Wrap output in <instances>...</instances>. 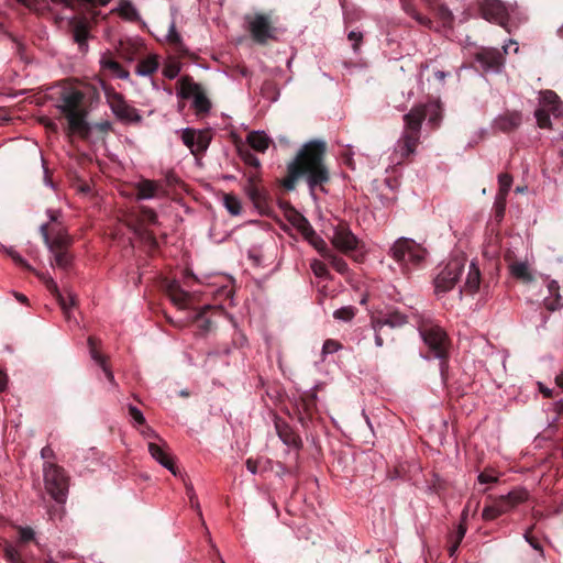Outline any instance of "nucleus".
<instances>
[{"instance_id": "nucleus-1", "label": "nucleus", "mask_w": 563, "mask_h": 563, "mask_svg": "<svg viewBox=\"0 0 563 563\" xmlns=\"http://www.w3.org/2000/svg\"><path fill=\"white\" fill-rule=\"evenodd\" d=\"M325 143L322 141H310L298 152L297 156L287 165L288 176L284 179L283 186L287 190L296 187L297 180L305 176L311 190L316 186L329 180V172L323 163Z\"/></svg>"}, {"instance_id": "nucleus-2", "label": "nucleus", "mask_w": 563, "mask_h": 563, "mask_svg": "<svg viewBox=\"0 0 563 563\" xmlns=\"http://www.w3.org/2000/svg\"><path fill=\"white\" fill-rule=\"evenodd\" d=\"M427 117H429L430 123L437 125L440 119L439 106L434 103L420 104L405 114V128L394 148L397 163L416 153L420 142L421 124Z\"/></svg>"}, {"instance_id": "nucleus-3", "label": "nucleus", "mask_w": 563, "mask_h": 563, "mask_svg": "<svg viewBox=\"0 0 563 563\" xmlns=\"http://www.w3.org/2000/svg\"><path fill=\"white\" fill-rule=\"evenodd\" d=\"M84 98V93L79 90H66L59 97L57 109L67 119L68 134L86 137L90 128L86 121L87 111L82 106Z\"/></svg>"}, {"instance_id": "nucleus-4", "label": "nucleus", "mask_w": 563, "mask_h": 563, "mask_svg": "<svg viewBox=\"0 0 563 563\" xmlns=\"http://www.w3.org/2000/svg\"><path fill=\"white\" fill-rule=\"evenodd\" d=\"M427 251L411 239L400 238L390 247L391 257L402 266H418Z\"/></svg>"}, {"instance_id": "nucleus-5", "label": "nucleus", "mask_w": 563, "mask_h": 563, "mask_svg": "<svg viewBox=\"0 0 563 563\" xmlns=\"http://www.w3.org/2000/svg\"><path fill=\"white\" fill-rule=\"evenodd\" d=\"M550 114L555 118L563 115V102L554 91L544 90L540 92L539 108L534 112L539 128H551Z\"/></svg>"}, {"instance_id": "nucleus-6", "label": "nucleus", "mask_w": 563, "mask_h": 563, "mask_svg": "<svg viewBox=\"0 0 563 563\" xmlns=\"http://www.w3.org/2000/svg\"><path fill=\"white\" fill-rule=\"evenodd\" d=\"M44 484L46 492L57 503L65 501L68 490V478L62 467L47 462L44 465Z\"/></svg>"}, {"instance_id": "nucleus-7", "label": "nucleus", "mask_w": 563, "mask_h": 563, "mask_svg": "<svg viewBox=\"0 0 563 563\" xmlns=\"http://www.w3.org/2000/svg\"><path fill=\"white\" fill-rule=\"evenodd\" d=\"M423 342L433 352L434 357L444 358L448 353L449 340L444 330L432 322L422 323L419 327Z\"/></svg>"}, {"instance_id": "nucleus-8", "label": "nucleus", "mask_w": 563, "mask_h": 563, "mask_svg": "<svg viewBox=\"0 0 563 563\" xmlns=\"http://www.w3.org/2000/svg\"><path fill=\"white\" fill-rule=\"evenodd\" d=\"M464 267V258L454 257L450 260L434 279L435 292L440 295L451 290L459 282Z\"/></svg>"}, {"instance_id": "nucleus-9", "label": "nucleus", "mask_w": 563, "mask_h": 563, "mask_svg": "<svg viewBox=\"0 0 563 563\" xmlns=\"http://www.w3.org/2000/svg\"><path fill=\"white\" fill-rule=\"evenodd\" d=\"M247 29L252 38L258 44H266L269 40L275 38L276 29L274 27L271 16L263 13H255L245 18Z\"/></svg>"}, {"instance_id": "nucleus-10", "label": "nucleus", "mask_w": 563, "mask_h": 563, "mask_svg": "<svg viewBox=\"0 0 563 563\" xmlns=\"http://www.w3.org/2000/svg\"><path fill=\"white\" fill-rule=\"evenodd\" d=\"M40 230L49 251H55L56 247H66L69 243V238L56 216L51 214V222L42 224Z\"/></svg>"}, {"instance_id": "nucleus-11", "label": "nucleus", "mask_w": 563, "mask_h": 563, "mask_svg": "<svg viewBox=\"0 0 563 563\" xmlns=\"http://www.w3.org/2000/svg\"><path fill=\"white\" fill-rule=\"evenodd\" d=\"M180 96L185 99H192V106L197 113H207L211 108V103L201 86L188 79L181 80Z\"/></svg>"}, {"instance_id": "nucleus-12", "label": "nucleus", "mask_w": 563, "mask_h": 563, "mask_svg": "<svg viewBox=\"0 0 563 563\" xmlns=\"http://www.w3.org/2000/svg\"><path fill=\"white\" fill-rule=\"evenodd\" d=\"M180 137L183 143L190 150L191 154L198 155L203 153L211 141V135L208 131H196L190 128L180 130Z\"/></svg>"}, {"instance_id": "nucleus-13", "label": "nucleus", "mask_w": 563, "mask_h": 563, "mask_svg": "<svg viewBox=\"0 0 563 563\" xmlns=\"http://www.w3.org/2000/svg\"><path fill=\"white\" fill-rule=\"evenodd\" d=\"M109 106L114 115L128 122H140L141 115L137 110L130 106L120 93H112L108 97Z\"/></svg>"}, {"instance_id": "nucleus-14", "label": "nucleus", "mask_w": 563, "mask_h": 563, "mask_svg": "<svg viewBox=\"0 0 563 563\" xmlns=\"http://www.w3.org/2000/svg\"><path fill=\"white\" fill-rule=\"evenodd\" d=\"M147 449L151 456L156 462H158L162 466L167 468L173 475H177L178 471L175 467L174 457L172 456L169 448L165 441H148Z\"/></svg>"}, {"instance_id": "nucleus-15", "label": "nucleus", "mask_w": 563, "mask_h": 563, "mask_svg": "<svg viewBox=\"0 0 563 563\" xmlns=\"http://www.w3.org/2000/svg\"><path fill=\"white\" fill-rule=\"evenodd\" d=\"M36 276L46 285L47 289L57 298L62 310L67 319L70 317V309L75 305V297L68 294L65 298L59 291L55 280L45 273L35 272Z\"/></svg>"}, {"instance_id": "nucleus-16", "label": "nucleus", "mask_w": 563, "mask_h": 563, "mask_svg": "<svg viewBox=\"0 0 563 563\" xmlns=\"http://www.w3.org/2000/svg\"><path fill=\"white\" fill-rule=\"evenodd\" d=\"M481 11L483 18L487 21L498 23L503 26L506 25L508 13L505 4L501 1L486 0L481 7Z\"/></svg>"}, {"instance_id": "nucleus-17", "label": "nucleus", "mask_w": 563, "mask_h": 563, "mask_svg": "<svg viewBox=\"0 0 563 563\" xmlns=\"http://www.w3.org/2000/svg\"><path fill=\"white\" fill-rule=\"evenodd\" d=\"M476 60L487 71H499L504 65V56L496 48H483L476 54Z\"/></svg>"}, {"instance_id": "nucleus-18", "label": "nucleus", "mask_w": 563, "mask_h": 563, "mask_svg": "<svg viewBox=\"0 0 563 563\" xmlns=\"http://www.w3.org/2000/svg\"><path fill=\"white\" fill-rule=\"evenodd\" d=\"M333 246L342 252H349L356 247L357 240L346 228L339 227L334 229L331 238Z\"/></svg>"}, {"instance_id": "nucleus-19", "label": "nucleus", "mask_w": 563, "mask_h": 563, "mask_svg": "<svg viewBox=\"0 0 563 563\" xmlns=\"http://www.w3.org/2000/svg\"><path fill=\"white\" fill-rule=\"evenodd\" d=\"M522 115L519 111L506 112L497 117L494 121L495 126L503 132H510L519 128Z\"/></svg>"}, {"instance_id": "nucleus-20", "label": "nucleus", "mask_w": 563, "mask_h": 563, "mask_svg": "<svg viewBox=\"0 0 563 563\" xmlns=\"http://www.w3.org/2000/svg\"><path fill=\"white\" fill-rule=\"evenodd\" d=\"M499 191L496 197L497 216L503 217L506 205V197L512 185V177L509 174L498 176Z\"/></svg>"}, {"instance_id": "nucleus-21", "label": "nucleus", "mask_w": 563, "mask_h": 563, "mask_svg": "<svg viewBox=\"0 0 563 563\" xmlns=\"http://www.w3.org/2000/svg\"><path fill=\"white\" fill-rule=\"evenodd\" d=\"M510 511L507 499L504 496H499L493 499L492 505H487L482 512L484 520H494L497 517Z\"/></svg>"}, {"instance_id": "nucleus-22", "label": "nucleus", "mask_w": 563, "mask_h": 563, "mask_svg": "<svg viewBox=\"0 0 563 563\" xmlns=\"http://www.w3.org/2000/svg\"><path fill=\"white\" fill-rule=\"evenodd\" d=\"M164 42L172 45L176 52L180 54H188V48L184 43L180 33L177 31L175 20H172L168 25V32L163 38Z\"/></svg>"}, {"instance_id": "nucleus-23", "label": "nucleus", "mask_w": 563, "mask_h": 563, "mask_svg": "<svg viewBox=\"0 0 563 563\" xmlns=\"http://www.w3.org/2000/svg\"><path fill=\"white\" fill-rule=\"evenodd\" d=\"M136 190L137 199H152L159 196L162 186L156 181L144 179L137 183Z\"/></svg>"}, {"instance_id": "nucleus-24", "label": "nucleus", "mask_w": 563, "mask_h": 563, "mask_svg": "<svg viewBox=\"0 0 563 563\" xmlns=\"http://www.w3.org/2000/svg\"><path fill=\"white\" fill-rule=\"evenodd\" d=\"M246 142L254 151L264 153L268 150L272 140L264 131H252L246 136Z\"/></svg>"}, {"instance_id": "nucleus-25", "label": "nucleus", "mask_w": 563, "mask_h": 563, "mask_svg": "<svg viewBox=\"0 0 563 563\" xmlns=\"http://www.w3.org/2000/svg\"><path fill=\"white\" fill-rule=\"evenodd\" d=\"M100 65L103 70H107L113 77L120 79H129L130 74L125 70L117 60L112 59L110 56H102L100 59Z\"/></svg>"}, {"instance_id": "nucleus-26", "label": "nucleus", "mask_w": 563, "mask_h": 563, "mask_svg": "<svg viewBox=\"0 0 563 563\" xmlns=\"http://www.w3.org/2000/svg\"><path fill=\"white\" fill-rule=\"evenodd\" d=\"M70 24L73 26L74 40L79 45H85L89 33L88 22L85 19L73 18Z\"/></svg>"}, {"instance_id": "nucleus-27", "label": "nucleus", "mask_w": 563, "mask_h": 563, "mask_svg": "<svg viewBox=\"0 0 563 563\" xmlns=\"http://www.w3.org/2000/svg\"><path fill=\"white\" fill-rule=\"evenodd\" d=\"M549 297L544 298V306L548 310L554 311L561 307L560 286L558 282L551 280L548 284Z\"/></svg>"}, {"instance_id": "nucleus-28", "label": "nucleus", "mask_w": 563, "mask_h": 563, "mask_svg": "<svg viewBox=\"0 0 563 563\" xmlns=\"http://www.w3.org/2000/svg\"><path fill=\"white\" fill-rule=\"evenodd\" d=\"M481 285V272L475 263H471L468 267V273L466 276V280L464 284V289L468 292H475L478 290Z\"/></svg>"}, {"instance_id": "nucleus-29", "label": "nucleus", "mask_w": 563, "mask_h": 563, "mask_svg": "<svg viewBox=\"0 0 563 563\" xmlns=\"http://www.w3.org/2000/svg\"><path fill=\"white\" fill-rule=\"evenodd\" d=\"M510 272L514 277L522 280L523 283H531L533 280L532 272L526 262H516L510 266Z\"/></svg>"}, {"instance_id": "nucleus-30", "label": "nucleus", "mask_w": 563, "mask_h": 563, "mask_svg": "<svg viewBox=\"0 0 563 563\" xmlns=\"http://www.w3.org/2000/svg\"><path fill=\"white\" fill-rule=\"evenodd\" d=\"M158 68V60L156 55H150L142 59L136 67V75L139 76H151Z\"/></svg>"}, {"instance_id": "nucleus-31", "label": "nucleus", "mask_w": 563, "mask_h": 563, "mask_svg": "<svg viewBox=\"0 0 563 563\" xmlns=\"http://www.w3.org/2000/svg\"><path fill=\"white\" fill-rule=\"evenodd\" d=\"M88 344L90 347L91 357L102 367L107 378L111 383H114V376H113L112 372L107 367L103 356L101 354H99V352L96 350V340L93 338H89Z\"/></svg>"}, {"instance_id": "nucleus-32", "label": "nucleus", "mask_w": 563, "mask_h": 563, "mask_svg": "<svg viewBox=\"0 0 563 563\" xmlns=\"http://www.w3.org/2000/svg\"><path fill=\"white\" fill-rule=\"evenodd\" d=\"M528 497L529 493L525 488H516L504 496V498L507 499V504L510 510L514 509L517 505L526 501Z\"/></svg>"}, {"instance_id": "nucleus-33", "label": "nucleus", "mask_w": 563, "mask_h": 563, "mask_svg": "<svg viewBox=\"0 0 563 563\" xmlns=\"http://www.w3.org/2000/svg\"><path fill=\"white\" fill-rule=\"evenodd\" d=\"M54 255V261L52 262V265H55L62 269H66L71 264V256L68 254V252L65 250V247H56L55 251H51Z\"/></svg>"}, {"instance_id": "nucleus-34", "label": "nucleus", "mask_w": 563, "mask_h": 563, "mask_svg": "<svg viewBox=\"0 0 563 563\" xmlns=\"http://www.w3.org/2000/svg\"><path fill=\"white\" fill-rule=\"evenodd\" d=\"M223 205L231 216H239L242 212L241 200L234 195H224Z\"/></svg>"}, {"instance_id": "nucleus-35", "label": "nucleus", "mask_w": 563, "mask_h": 563, "mask_svg": "<svg viewBox=\"0 0 563 563\" xmlns=\"http://www.w3.org/2000/svg\"><path fill=\"white\" fill-rule=\"evenodd\" d=\"M118 12L123 19L128 21H135L139 19V12L136 8L129 1H121L118 8Z\"/></svg>"}, {"instance_id": "nucleus-36", "label": "nucleus", "mask_w": 563, "mask_h": 563, "mask_svg": "<svg viewBox=\"0 0 563 563\" xmlns=\"http://www.w3.org/2000/svg\"><path fill=\"white\" fill-rule=\"evenodd\" d=\"M465 533H466V527L463 523H460L456 533L454 536H451V538H450V545H449L450 556L455 555V553L459 549V545L462 542Z\"/></svg>"}, {"instance_id": "nucleus-37", "label": "nucleus", "mask_w": 563, "mask_h": 563, "mask_svg": "<svg viewBox=\"0 0 563 563\" xmlns=\"http://www.w3.org/2000/svg\"><path fill=\"white\" fill-rule=\"evenodd\" d=\"M406 322H407V319L404 314L395 312V313H390L385 319L379 320L377 322V325H379V327L389 325V327L395 328V327H400V325L405 324Z\"/></svg>"}, {"instance_id": "nucleus-38", "label": "nucleus", "mask_w": 563, "mask_h": 563, "mask_svg": "<svg viewBox=\"0 0 563 563\" xmlns=\"http://www.w3.org/2000/svg\"><path fill=\"white\" fill-rule=\"evenodd\" d=\"M310 235L311 236H308L309 243L316 250H318L322 254L323 257H324V254H329L330 253V251L327 247V243L324 242V240L321 239L313 230H310Z\"/></svg>"}, {"instance_id": "nucleus-39", "label": "nucleus", "mask_w": 563, "mask_h": 563, "mask_svg": "<svg viewBox=\"0 0 563 563\" xmlns=\"http://www.w3.org/2000/svg\"><path fill=\"white\" fill-rule=\"evenodd\" d=\"M324 258H327L332 267L340 274H345L347 272V264L345 261L331 252L329 254H324Z\"/></svg>"}, {"instance_id": "nucleus-40", "label": "nucleus", "mask_w": 563, "mask_h": 563, "mask_svg": "<svg viewBox=\"0 0 563 563\" xmlns=\"http://www.w3.org/2000/svg\"><path fill=\"white\" fill-rule=\"evenodd\" d=\"M355 316V309L352 306L342 307L333 312V317L340 321H351Z\"/></svg>"}, {"instance_id": "nucleus-41", "label": "nucleus", "mask_w": 563, "mask_h": 563, "mask_svg": "<svg viewBox=\"0 0 563 563\" xmlns=\"http://www.w3.org/2000/svg\"><path fill=\"white\" fill-rule=\"evenodd\" d=\"M310 267L317 277L324 279L329 277V271L323 262L313 260L310 264Z\"/></svg>"}, {"instance_id": "nucleus-42", "label": "nucleus", "mask_w": 563, "mask_h": 563, "mask_svg": "<svg viewBox=\"0 0 563 563\" xmlns=\"http://www.w3.org/2000/svg\"><path fill=\"white\" fill-rule=\"evenodd\" d=\"M342 349V345L339 341L328 339L324 341L322 346V355L325 356L328 354H333Z\"/></svg>"}, {"instance_id": "nucleus-43", "label": "nucleus", "mask_w": 563, "mask_h": 563, "mask_svg": "<svg viewBox=\"0 0 563 563\" xmlns=\"http://www.w3.org/2000/svg\"><path fill=\"white\" fill-rule=\"evenodd\" d=\"M3 551H4V554H5L7 559L10 562H12V563H21V555H20V552L16 549V547L8 543V544L4 545Z\"/></svg>"}, {"instance_id": "nucleus-44", "label": "nucleus", "mask_w": 563, "mask_h": 563, "mask_svg": "<svg viewBox=\"0 0 563 563\" xmlns=\"http://www.w3.org/2000/svg\"><path fill=\"white\" fill-rule=\"evenodd\" d=\"M240 155L245 164L256 168L261 166V161L258 159V157L252 154L250 151L240 150Z\"/></svg>"}, {"instance_id": "nucleus-45", "label": "nucleus", "mask_w": 563, "mask_h": 563, "mask_svg": "<svg viewBox=\"0 0 563 563\" xmlns=\"http://www.w3.org/2000/svg\"><path fill=\"white\" fill-rule=\"evenodd\" d=\"M278 434L284 443L287 445H297V438L295 434H292L287 428L285 430L280 429V427L277 424Z\"/></svg>"}, {"instance_id": "nucleus-46", "label": "nucleus", "mask_w": 563, "mask_h": 563, "mask_svg": "<svg viewBox=\"0 0 563 563\" xmlns=\"http://www.w3.org/2000/svg\"><path fill=\"white\" fill-rule=\"evenodd\" d=\"M477 479L481 484L495 483L498 481V475L492 470H485L477 476Z\"/></svg>"}, {"instance_id": "nucleus-47", "label": "nucleus", "mask_w": 563, "mask_h": 563, "mask_svg": "<svg viewBox=\"0 0 563 563\" xmlns=\"http://www.w3.org/2000/svg\"><path fill=\"white\" fill-rule=\"evenodd\" d=\"M402 8L408 14H410L412 18H415L420 24H429L430 23V21L427 18L419 15L409 3L404 2Z\"/></svg>"}, {"instance_id": "nucleus-48", "label": "nucleus", "mask_w": 563, "mask_h": 563, "mask_svg": "<svg viewBox=\"0 0 563 563\" xmlns=\"http://www.w3.org/2000/svg\"><path fill=\"white\" fill-rule=\"evenodd\" d=\"M19 539L21 542H29L34 539V531L30 527L19 528Z\"/></svg>"}, {"instance_id": "nucleus-49", "label": "nucleus", "mask_w": 563, "mask_h": 563, "mask_svg": "<svg viewBox=\"0 0 563 563\" xmlns=\"http://www.w3.org/2000/svg\"><path fill=\"white\" fill-rule=\"evenodd\" d=\"M180 71V67L177 63H172V64H168L165 66L164 68V76L169 78V79H173L175 78Z\"/></svg>"}, {"instance_id": "nucleus-50", "label": "nucleus", "mask_w": 563, "mask_h": 563, "mask_svg": "<svg viewBox=\"0 0 563 563\" xmlns=\"http://www.w3.org/2000/svg\"><path fill=\"white\" fill-rule=\"evenodd\" d=\"M172 300L179 306L180 308L185 307V302L187 299V294L178 290H172L170 294Z\"/></svg>"}, {"instance_id": "nucleus-51", "label": "nucleus", "mask_w": 563, "mask_h": 563, "mask_svg": "<svg viewBox=\"0 0 563 563\" xmlns=\"http://www.w3.org/2000/svg\"><path fill=\"white\" fill-rule=\"evenodd\" d=\"M129 413L131 416V418L137 423V424H144L145 422V418L143 416V413L141 412V410H139L136 407L134 406H129Z\"/></svg>"}, {"instance_id": "nucleus-52", "label": "nucleus", "mask_w": 563, "mask_h": 563, "mask_svg": "<svg viewBox=\"0 0 563 563\" xmlns=\"http://www.w3.org/2000/svg\"><path fill=\"white\" fill-rule=\"evenodd\" d=\"M143 218L152 224L157 223V214L150 208H142Z\"/></svg>"}, {"instance_id": "nucleus-53", "label": "nucleus", "mask_w": 563, "mask_h": 563, "mask_svg": "<svg viewBox=\"0 0 563 563\" xmlns=\"http://www.w3.org/2000/svg\"><path fill=\"white\" fill-rule=\"evenodd\" d=\"M349 40L353 42V48L354 51H357L362 40H363V35L361 32H356V31H351L347 35Z\"/></svg>"}, {"instance_id": "nucleus-54", "label": "nucleus", "mask_w": 563, "mask_h": 563, "mask_svg": "<svg viewBox=\"0 0 563 563\" xmlns=\"http://www.w3.org/2000/svg\"><path fill=\"white\" fill-rule=\"evenodd\" d=\"M9 255L12 257V260L16 264H20V265L24 266L25 268H27L30 271H33V268L25 262V260L20 254H18L16 252L10 251Z\"/></svg>"}, {"instance_id": "nucleus-55", "label": "nucleus", "mask_w": 563, "mask_h": 563, "mask_svg": "<svg viewBox=\"0 0 563 563\" xmlns=\"http://www.w3.org/2000/svg\"><path fill=\"white\" fill-rule=\"evenodd\" d=\"M54 7H60L63 9H73L74 3L71 0H48Z\"/></svg>"}, {"instance_id": "nucleus-56", "label": "nucleus", "mask_w": 563, "mask_h": 563, "mask_svg": "<svg viewBox=\"0 0 563 563\" xmlns=\"http://www.w3.org/2000/svg\"><path fill=\"white\" fill-rule=\"evenodd\" d=\"M27 5L32 7L34 10L43 12L45 7V0H30Z\"/></svg>"}, {"instance_id": "nucleus-57", "label": "nucleus", "mask_w": 563, "mask_h": 563, "mask_svg": "<svg viewBox=\"0 0 563 563\" xmlns=\"http://www.w3.org/2000/svg\"><path fill=\"white\" fill-rule=\"evenodd\" d=\"M188 496H189V499H190V503L192 504V506H195L197 508V510L200 511L199 503L197 500V496H196L192 487L188 488Z\"/></svg>"}, {"instance_id": "nucleus-58", "label": "nucleus", "mask_w": 563, "mask_h": 563, "mask_svg": "<svg viewBox=\"0 0 563 563\" xmlns=\"http://www.w3.org/2000/svg\"><path fill=\"white\" fill-rule=\"evenodd\" d=\"M246 468H247V471H249L250 473H252V474H256V473H257V462H255V461H253V460L249 459V460L246 461Z\"/></svg>"}, {"instance_id": "nucleus-59", "label": "nucleus", "mask_w": 563, "mask_h": 563, "mask_svg": "<svg viewBox=\"0 0 563 563\" xmlns=\"http://www.w3.org/2000/svg\"><path fill=\"white\" fill-rule=\"evenodd\" d=\"M525 539L527 540V542H529V543H530V545H531L533 549H536V550H538V551H541V548H540L539 543L530 537L529 532H526V533H525Z\"/></svg>"}, {"instance_id": "nucleus-60", "label": "nucleus", "mask_w": 563, "mask_h": 563, "mask_svg": "<svg viewBox=\"0 0 563 563\" xmlns=\"http://www.w3.org/2000/svg\"><path fill=\"white\" fill-rule=\"evenodd\" d=\"M53 455H54L53 450L49 446H44L41 450L42 459H49V457H53Z\"/></svg>"}, {"instance_id": "nucleus-61", "label": "nucleus", "mask_w": 563, "mask_h": 563, "mask_svg": "<svg viewBox=\"0 0 563 563\" xmlns=\"http://www.w3.org/2000/svg\"><path fill=\"white\" fill-rule=\"evenodd\" d=\"M144 435L148 439H155L157 442L162 440L151 428L146 427V431H144Z\"/></svg>"}, {"instance_id": "nucleus-62", "label": "nucleus", "mask_w": 563, "mask_h": 563, "mask_svg": "<svg viewBox=\"0 0 563 563\" xmlns=\"http://www.w3.org/2000/svg\"><path fill=\"white\" fill-rule=\"evenodd\" d=\"M8 384L7 375L0 371V391L4 390Z\"/></svg>"}, {"instance_id": "nucleus-63", "label": "nucleus", "mask_w": 563, "mask_h": 563, "mask_svg": "<svg viewBox=\"0 0 563 563\" xmlns=\"http://www.w3.org/2000/svg\"><path fill=\"white\" fill-rule=\"evenodd\" d=\"M510 45H514V46H515V48H514V52H515V53H517V52H518V49H519V47H518V43H517V42H515V41H511V40H510L508 44H506V45H504V46H503V49H504V53H505V54H507V53H508V48H509V46H510Z\"/></svg>"}, {"instance_id": "nucleus-64", "label": "nucleus", "mask_w": 563, "mask_h": 563, "mask_svg": "<svg viewBox=\"0 0 563 563\" xmlns=\"http://www.w3.org/2000/svg\"><path fill=\"white\" fill-rule=\"evenodd\" d=\"M434 76H435V78H437L439 81L443 82V81H444V79H445V78H446V76H448V73H444V71H442V70H438V71H435V73H434Z\"/></svg>"}]
</instances>
